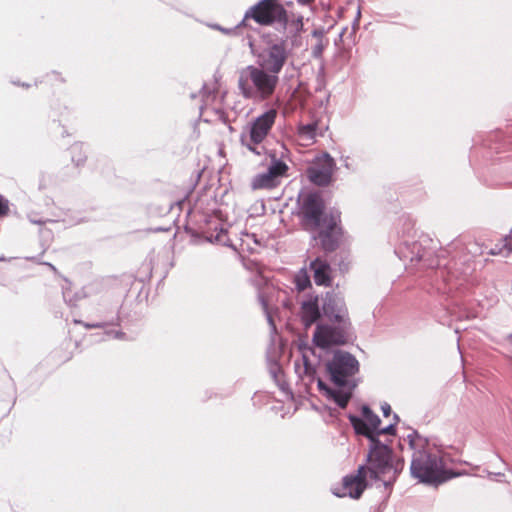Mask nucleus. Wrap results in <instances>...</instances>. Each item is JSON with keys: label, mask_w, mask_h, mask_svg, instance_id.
Returning <instances> with one entry per match:
<instances>
[{"label": "nucleus", "mask_w": 512, "mask_h": 512, "mask_svg": "<svg viewBox=\"0 0 512 512\" xmlns=\"http://www.w3.org/2000/svg\"><path fill=\"white\" fill-rule=\"evenodd\" d=\"M362 417L350 416V422L357 434L366 436L370 440V452L368 454V468L372 475L382 479L385 483L395 480L403 468V461H393L391 449L380 443L377 437L381 434H394V425L389 424L379 429L380 419L368 406L362 407Z\"/></svg>", "instance_id": "1"}, {"label": "nucleus", "mask_w": 512, "mask_h": 512, "mask_svg": "<svg viewBox=\"0 0 512 512\" xmlns=\"http://www.w3.org/2000/svg\"><path fill=\"white\" fill-rule=\"evenodd\" d=\"M359 371V362L350 353L338 351L326 363V372L333 388L328 386L321 378H317L319 391L339 407L345 408L357 386L355 375Z\"/></svg>", "instance_id": "2"}, {"label": "nucleus", "mask_w": 512, "mask_h": 512, "mask_svg": "<svg viewBox=\"0 0 512 512\" xmlns=\"http://www.w3.org/2000/svg\"><path fill=\"white\" fill-rule=\"evenodd\" d=\"M407 440L413 450L410 470L414 478L423 483L440 484L455 476L444 468L441 456L432 451L425 438L413 431Z\"/></svg>", "instance_id": "3"}, {"label": "nucleus", "mask_w": 512, "mask_h": 512, "mask_svg": "<svg viewBox=\"0 0 512 512\" xmlns=\"http://www.w3.org/2000/svg\"><path fill=\"white\" fill-rule=\"evenodd\" d=\"M299 201L306 229H321L319 238L323 248L328 251L334 250L335 242L331 239L329 232L335 228L337 217L323 213L324 203L318 192L303 193Z\"/></svg>", "instance_id": "4"}, {"label": "nucleus", "mask_w": 512, "mask_h": 512, "mask_svg": "<svg viewBox=\"0 0 512 512\" xmlns=\"http://www.w3.org/2000/svg\"><path fill=\"white\" fill-rule=\"evenodd\" d=\"M278 82L277 75L249 65L240 71L238 88L247 99L266 100L274 94Z\"/></svg>", "instance_id": "5"}, {"label": "nucleus", "mask_w": 512, "mask_h": 512, "mask_svg": "<svg viewBox=\"0 0 512 512\" xmlns=\"http://www.w3.org/2000/svg\"><path fill=\"white\" fill-rule=\"evenodd\" d=\"M278 112L271 108L251 119L243 127L240 134V143L255 155L265 152L264 142L272 131Z\"/></svg>", "instance_id": "6"}, {"label": "nucleus", "mask_w": 512, "mask_h": 512, "mask_svg": "<svg viewBox=\"0 0 512 512\" xmlns=\"http://www.w3.org/2000/svg\"><path fill=\"white\" fill-rule=\"evenodd\" d=\"M270 164L263 173L255 175L251 180L253 190H270L280 185L282 179L287 176L289 150L280 145L269 152Z\"/></svg>", "instance_id": "7"}, {"label": "nucleus", "mask_w": 512, "mask_h": 512, "mask_svg": "<svg viewBox=\"0 0 512 512\" xmlns=\"http://www.w3.org/2000/svg\"><path fill=\"white\" fill-rule=\"evenodd\" d=\"M285 16L286 11L277 0H261L245 13L244 21L251 18L256 23L266 26L284 20Z\"/></svg>", "instance_id": "8"}, {"label": "nucleus", "mask_w": 512, "mask_h": 512, "mask_svg": "<svg viewBox=\"0 0 512 512\" xmlns=\"http://www.w3.org/2000/svg\"><path fill=\"white\" fill-rule=\"evenodd\" d=\"M368 474L371 478L379 480V478L372 475L368 465L366 467L360 466L356 474L344 477L341 486L339 488H335L333 493L338 497L348 496L354 499L360 498L366 488V477ZM380 481H382L387 486L394 480L387 481L386 483L382 479H380Z\"/></svg>", "instance_id": "9"}, {"label": "nucleus", "mask_w": 512, "mask_h": 512, "mask_svg": "<svg viewBox=\"0 0 512 512\" xmlns=\"http://www.w3.org/2000/svg\"><path fill=\"white\" fill-rule=\"evenodd\" d=\"M289 56L287 44L281 40L270 44L258 56V66L278 76Z\"/></svg>", "instance_id": "10"}, {"label": "nucleus", "mask_w": 512, "mask_h": 512, "mask_svg": "<svg viewBox=\"0 0 512 512\" xmlns=\"http://www.w3.org/2000/svg\"><path fill=\"white\" fill-rule=\"evenodd\" d=\"M348 327L349 325L344 324H338V326L318 325L313 334V343L322 349L345 344L348 339Z\"/></svg>", "instance_id": "11"}, {"label": "nucleus", "mask_w": 512, "mask_h": 512, "mask_svg": "<svg viewBox=\"0 0 512 512\" xmlns=\"http://www.w3.org/2000/svg\"><path fill=\"white\" fill-rule=\"evenodd\" d=\"M335 163L328 154H322L314 159L307 169L308 179L319 186L328 185L331 182Z\"/></svg>", "instance_id": "12"}, {"label": "nucleus", "mask_w": 512, "mask_h": 512, "mask_svg": "<svg viewBox=\"0 0 512 512\" xmlns=\"http://www.w3.org/2000/svg\"><path fill=\"white\" fill-rule=\"evenodd\" d=\"M323 313L337 324L349 325L348 312L343 298L327 293L323 303Z\"/></svg>", "instance_id": "13"}, {"label": "nucleus", "mask_w": 512, "mask_h": 512, "mask_svg": "<svg viewBox=\"0 0 512 512\" xmlns=\"http://www.w3.org/2000/svg\"><path fill=\"white\" fill-rule=\"evenodd\" d=\"M327 125L316 120L308 124H300L297 130L298 141L303 146L312 145L318 136H323Z\"/></svg>", "instance_id": "14"}, {"label": "nucleus", "mask_w": 512, "mask_h": 512, "mask_svg": "<svg viewBox=\"0 0 512 512\" xmlns=\"http://www.w3.org/2000/svg\"><path fill=\"white\" fill-rule=\"evenodd\" d=\"M310 268L313 271L314 281L317 285H330V266L325 260L315 259L311 262Z\"/></svg>", "instance_id": "15"}, {"label": "nucleus", "mask_w": 512, "mask_h": 512, "mask_svg": "<svg viewBox=\"0 0 512 512\" xmlns=\"http://www.w3.org/2000/svg\"><path fill=\"white\" fill-rule=\"evenodd\" d=\"M320 317L317 298L310 299L302 304V320L306 326L312 325Z\"/></svg>", "instance_id": "16"}, {"label": "nucleus", "mask_w": 512, "mask_h": 512, "mask_svg": "<svg viewBox=\"0 0 512 512\" xmlns=\"http://www.w3.org/2000/svg\"><path fill=\"white\" fill-rule=\"evenodd\" d=\"M295 284L300 291H303L310 286V278L305 270H301L296 274Z\"/></svg>", "instance_id": "17"}, {"label": "nucleus", "mask_w": 512, "mask_h": 512, "mask_svg": "<svg viewBox=\"0 0 512 512\" xmlns=\"http://www.w3.org/2000/svg\"><path fill=\"white\" fill-rule=\"evenodd\" d=\"M304 374L314 379L315 369L308 361L306 355H303Z\"/></svg>", "instance_id": "18"}, {"label": "nucleus", "mask_w": 512, "mask_h": 512, "mask_svg": "<svg viewBox=\"0 0 512 512\" xmlns=\"http://www.w3.org/2000/svg\"><path fill=\"white\" fill-rule=\"evenodd\" d=\"M8 201L5 200L2 196H0V216H4L8 213Z\"/></svg>", "instance_id": "19"}, {"label": "nucleus", "mask_w": 512, "mask_h": 512, "mask_svg": "<svg viewBox=\"0 0 512 512\" xmlns=\"http://www.w3.org/2000/svg\"><path fill=\"white\" fill-rule=\"evenodd\" d=\"M381 409H382V412L384 414L385 417L389 416L390 413H391V407L389 404L387 403H384L382 406H381Z\"/></svg>", "instance_id": "20"}, {"label": "nucleus", "mask_w": 512, "mask_h": 512, "mask_svg": "<svg viewBox=\"0 0 512 512\" xmlns=\"http://www.w3.org/2000/svg\"><path fill=\"white\" fill-rule=\"evenodd\" d=\"M507 244L512 246V230L510 231L508 237L506 238Z\"/></svg>", "instance_id": "21"}, {"label": "nucleus", "mask_w": 512, "mask_h": 512, "mask_svg": "<svg viewBox=\"0 0 512 512\" xmlns=\"http://www.w3.org/2000/svg\"><path fill=\"white\" fill-rule=\"evenodd\" d=\"M298 2L302 5H308L314 2V0H298Z\"/></svg>", "instance_id": "22"}, {"label": "nucleus", "mask_w": 512, "mask_h": 512, "mask_svg": "<svg viewBox=\"0 0 512 512\" xmlns=\"http://www.w3.org/2000/svg\"><path fill=\"white\" fill-rule=\"evenodd\" d=\"M261 302H262V306L264 308L265 311H267V304L266 302L261 298Z\"/></svg>", "instance_id": "23"}]
</instances>
